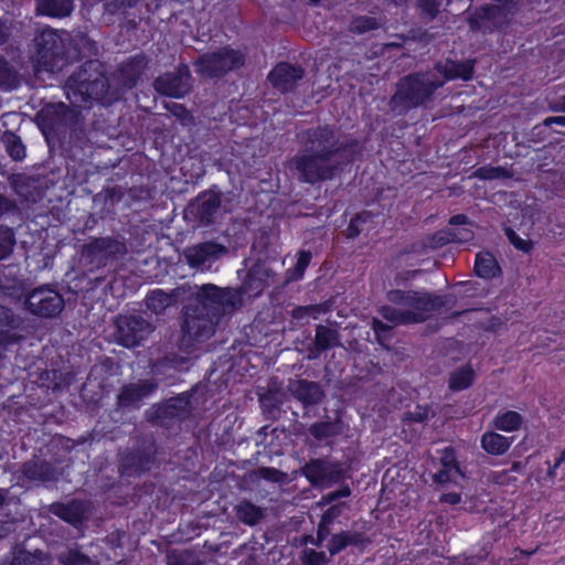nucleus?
Instances as JSON below:
<instances>
[{"instance_id": "obj_23", "label": "nucleus", "mask_w": 565, "mask_h": 565, "mask_svg": "<svg viewBox=\"0 0 565 565\" xmlns=\"http://www.w3.org/2000/svg\"><path fill=\"white\" fill-rule=\"evenodd\" d=\"M46 556L40 552L34 553L17 548L12 552L11 558L4 561L1 565H44Z\"/></svg>"}, {"instance_id": "obj_30", "label": "nucleus", "mask_w": 565, "mask_h": 565, "mask_svg": "<svg viewBox=\"0 0 565 565\" xmlns=\"http://www.w3.org/2000/svg\"><path fill=\"white\" fill-rule=\"evenodd\" d=\"M473 238V231L470 227H455L449 233H439L438 242L440 244L450 241L466 243Z\"/></svg>"}, {"instance_id": "obj_20", "label": "nucleus", "mask_w": 565, "mask_h": 565, "mask_svg": "<svg viewBox=\"0 0 565 565\" xmlns=\"http://www.w3.org/2000/svg\"><path fill=\"white\" fill-rule=\"evenodd\" d=\"M512 440L494 431L484 433L481 438L482 448L490 455H502L511 446Z\"/></svg>"}, {"instance_id": "obj_37", "label": "nucleus", "mask_w": 565, "mask_h": 565, "mask_svg": "<svg viewBox=\"0 0 565 565\" xmlns=\"http://www.w3.org/2000/svg\"><path fill=\"white\" fill-rule=\"evenodd\" d=\"M6 146L12 159L22 160L25 157V148L17 136L10 135L7 137Z\"/></svg>"}, {"instance_id": "obj_59", "label": "nucleus", "mask_w": 565, "mask_h": 565, "mask_svg": "<svg viewBox=\"0 0 565 565\" xmlns=\"http://www.w3.org/2000/svg\"><path fill=\"white\" fill-rule=\"evenodd\" d=\"M255 288L258 289V290H262L264 288V284L263 282H258V284H256Z\"/></svg>"}, {"instance_id": "obj_28", "label": "nucleus", "mask_w": 565, "mask_h": 565, "mask_svg": "<svg viewBox=\"0 0 565 565\" xmlns=\"http://www.w3.org/2000/svg\"><path fill=\"white\" fill-rule=\"evenodd\" d=\"M522 419L519 413L513 411H508L501 414H498L492 422V425L495 429L502 431H514L519 429L521 426Z\"/></svg>"}, {"instance_id": "obj_12", "label": "nucleus", "mask_w": 565, "mask_h": 565, "mask_svg": "<svg viewBox=\"0 0 565 565\" xmlns=\"http://www.w3.org/2000/svg\"><path fill=\"white\" fill-rule=\"evenodd\" d=\"M226 252L227 249L223 245L205 242L186 247L183 255L191 267L198 268L205 263L215 262Z\"/></svg>"}, {"instance_id": "obj_44", "label": "nucleus", "mask_w": 565, "mask_h": 565, "mask_svg": "<svg viewBox=\"0 0 565 565\" xmlns=\"http://www.w3.org/2000/svg\"><path fill=\"white\" fill-rule=\"evenodd\" d=\"M14 246V237L12 233L7 232L0 242V260L11 254Z\"/></svg>"}, {"instance_id": "obj_24", "label": "nucleus", "mask_w": 565, "mask_h": 565, "mask_svg": "<svg viewBox=\"0 0 565 565\" xmlns=\"http://www.w3.org/2000/svg\"><path fill=\"white\" fill-rule=\"evenodd\" d=\"M145 66L143 57H136L121 68L120 78L122 81L124 88L130 89L136 85L139 76L145 70Z\"/></svg>"}, {"instance_id": "obj_58", "label": "nucleus", "mask_w": 565, "mask_h": 565, "mask_svg": "<svg viewBox=\"0 0 565 565\" xmlns=\"http://www.w3.org/2000/svg\"><path fill=\"white\" fill-rule=\"evenodd\" d=\"M173 407H174V405H173V404H172V402H171V403L167 406L166 413L173 415V412H170V411H169L170 408H173Z\"/></svg>"}, {"instance_id": "obj_15", "label": "nucleus", "mask_w": 565, "mask_h": 565, "mask_svg": "<svg viewBox=\"0 0 565 565\" xmlns=\"http://www.w3.org/2000/svg\"><path fill=\"white\" fill-rule=\"evenodd\" d=\"M156 388V385L149 381L125 386L118 395L120 406H135L145 397L149 396Z\"/></svg>"}, {"instance_id": "obj_38", "label": "nucleus", "mask_w": 565, "mask_h": 565, "mask_svg": "<svg viewBox=\"0 0 565 565\" xmlns=\"http://www.w3.org/2000/svg\"><path fill=\"white\" fill-rule=\"evenodd\" d=\"M58 558L63 565H93L90 558L78 553L77 551H68L63 553Z\"/></svg>"}, {"instance_id": "obj_1", "label": "nucleus", "mask_w": 565, "mask_h": 565, "mask_svg": "<svg viewBox=\"0 0 565 565\" xmlns=\"http://www.w3.org/2000/svg\"><path fill=\"white\" fill-rule=\"evenodd\" d=\"M303 151L291 162L300 180L308 183L331 179L339 169L343 143L329 127L307 131Z\"/></svg>"}, {"instance_id": "obj_21", "label": "nucleus", "mask_w": 565, "mask_h": 565, "mask_svg": "<svg viewBox=\"0 0 565 565\" xmlns=\"http://www.w3.org/2000/svg\"><path fill=\"white\" fill-rule=\"evenodd\" d=\"M475 273L481 278L489 279L500 273V267L492 254L483 252L476 257Z\"/></svg>"}, {"instance_id": "obj_45", "label": "nucleus", "mask_w": 565, "mask_h": 565, "mask_svg": "<svg viewBox=\"0 0 565 565\" xmlns=\"http://www.w3.org/2000/svg\"><path fill=\"white\" fill-rule=\"evenodd\" d=\"M441 468H459L455 452L450 448H445L440 458Z\"/></svg>"}, {"instance_id": "obj_18", "label": "nucleus", "mask_w": 565, "mask_h": 565, "mask_svg": "<svg viewBox=\"0 0 565 565\" xmlns=\"http://www.w3.org/2000/svg\"><path fill=\"white\" fill-rule=\"evenodd\" d=\"M86 511V505L81 501H72L68 504H55L52 507V512L55 515L72 524L81 522Z\"/></svg>"}, {"instance_id": "obj_19", "label": "nucleus", "mask_w": 565, "mask_h": 565, "mask_svg": "<svg viewBox=\"0 0 565 565\" xmlns=\"http://www.w3.org/2000/svg\"><path fill=\"white\" fill-rule=\"evenodd\" d=\"M363 543V534L347 531L332 535L327 544V548L330 555H335L349 545H360Z\"/></svg>"}, {"instance_id": "obj_36", "label": "nucleus", "mask_w": 565, "mask_h": 565, "mask_svg": "<svg viewBox=\"0 0 565 565\" xmlns=\"http://www.w3.org/2000/svg\"><path fill=\"white\" fill-rule=\"evenodd\" d=\"M168 565H201V563L193 553L183 551L170 553Z\"/></svg>"}, {"instance_id": "obj_49", "label": "nucleus", "mask_w": 565, "mask_h": 565, "mask_svg": "<svg viewBox=\"0 0 565 565\" xmlns=\"http://www.w3.org/2000/svg\"><path fill=\"white\" fill-rule=\"evenodd\" d=\"M439 501L443 503L450 504V505H456L461 502V497L459 493L449 492V493L443 494L440 497Z\"/></svg>"}, {"instance_id": "obj_29", "label": "nucleus", "mask_w": 565, "mask_h": 565, "mask_svg": "<svg viewBox=\"0 0 565 565\" xmlns=\"http://www.w3.org/2000/svg\"><path fill=\"white\" fill-rule=\"evenodd\" d=\"M220 205L221 199L218 198V195L213 193L204 194L199 200V213L201 220L209 223L211 221V217L217 212Z\"/></svg>"}, {"instance_id": "obj_57", "label": "nucleus", "mask_w": 565, "mask_h": 565, "mask_svg": "<svg viewBox=\"0 0 565 565\" xmlns=\"http://www.w3.org/2000/svg\"><path fill=\"white\" fill-rule=\"evenodd\" d=\"M6 40V34L2 31V25L0 24V44L3 43Z\"/></svg>"}, {"instance_id": "obj_53", "label": "nucleus", "mask_w": 565, "mask_h": 565, "mask_svg": "<svg viewBox=\"0 0 565 565\" xmlns=\"http://www.w3.org/2000/svg\"><path fill=\"white\" fill-rule=\"evenodd\" d=\"M565 460V451L562 452V455L556 459L554 466L550 468L548 475L555 476V470L561 466V463Z\"/></svg>"}, {"instance_id": "obj_56", "label": "nucleus", "mask_w": 565, "mask_h": 565, "mask_svg": "<svg viewBox=\"0 0 565 565\" xmlns=\"http://www.w3.org/2000/svg\"><path fill=\"white\" fill-rule=\"evenodd\" d=\"M521 468H522V465L520 462H515L511 467V471L519 472L521 470Z\"/></svg>"}, {"instance_id": "obj_39", "label": "nucleus", "mask_w": 565, "mask_h": 565, "mask_svg": "<svg viewBox=\"0 0 565 565\" xmlns=\"http://www.w3.org/2000/svg\"><path fill=\"white\" fill-rule=\"evenodd\" d=\"M379 26L377 21L374 18L362 17L352 21L351 29L354 32L362 33L370 30H374Z\"/></svg>"}, {"instance_id": "obj_5", "label": "nucleus", "mask_w": 565, "mask_h": 565, "mask_svg": "<svg viewBox=\"0 0 565 565\" xmlns=\"http://www.w3.org/2000/svg\"><path fill=\"white\" fill-rule=\"evenodd\" d=\"M245 56L239 50L230 46L205 53L194 64L195 72L204 77L222 76L243 66Z\"/></svg>"}, {"instance_id": "obj_8", "label": "nucleus", "mask_w": 565, "mask_h": 565, "mask_svg": "<svg viewBox=\"0 0 565 565\" xmlns=\"http://www.w3.org/2000/svg\"><path fill=\"white\" fill-rule=\"evenodd\" d=\"M117 340L127 348L139 344L151 332V324L141 317L125 316L116 320Z\"/></svg>"}, {"instance_id": "obj_10", "label": "nucleus", "mask_w": 565, "mask_h": 565, "mask_svg": "<svg viewBox=\"0 0 565 565\" xmlns=\"http://www.w3.org/2000/svg\"><path fill=\"white\" fill-rule=\"evenodd\" d=\"M26 305L34 315L53 317L62 311L64 300L57 291L41 287L29 295Z\"/></svg>"}, {"instance_id": "obj_33", "label": "nucleus", "mask_w": 565, "mask_h": 565, "mask_svg": "<svg viewBox=\"0 0 565 565\" xmlns=\"http://www.w3.org/2000/svg\"><path fill=\"white\" fill-rule=\"evenodd\" d=\"M310 434L317 440H323L340 433L337 424L330 422L317 423L310 427Z\"/></svg>"}, {"instance_id": "obj_6", "label": "nucleus", "mask_w": 565, "mask_h": 565, "mask_svg": "<svg viewBox=\"0 0 565 565\" xmlns=\"http://www.w3.org/2000/svg\"><path fill=\"white\" fill-rule=\"evenodd\" d=\"M493 1L494 3L482 8L476 13V17L471 19L470 23L472 28L483 31H492L493 29L501 28L510 21L513 13L524 2V0Z\"/></svg>"}, {"instance_id": "obj_54", "label": "nucleus", "mask_w": 565, "mask_h": 565, "mask_svg": "<svg viewBox=\"0 0 565 565\" xmlns=\"http://www.w3.org/2000/svg\"><path fill=\"white\" fill-rule=\"evenodd\" d=\"M303 310H306L307 312H312L313 315V318L316 319L317 318V315L316 313H319L321 311H326L324 308H322L321 306H318V307H308V308H305Z\"/></svg>"}, {"instance_id": "obj_22", "label": "nucleus", "mask_w": 565, "mask_h": 565, "mask_svg": "<svg viewBox=\"0 0 565 565\" xmlns=\"http://www.w3.org/2000/svg\"><path fill=\"white\" fill-rule=\"evenodd\" d=\"M177 292H164L161 289H156L147 297V307L154 313H161L169 307L175 305Z\"/></svg>"}, {"instance_id": "obj_3", "label": "nucleus", "mask_w": 565, "mask_h": 565, "mask_svg": "<svg viewBox=\"0 0 565 565\" xmlns=\"http://www.w3.org/2000/svg\"><path fill=\"white\" fill-rule=\"evenodd\" d=\"M193 301L185 309L182 330L194 340H205L213 335L221 312L234 307L235 294L203 285Z\"/></svg>"}, {"instance_id": "obj_4", "label": "nucleus", "mask_w": 565, "mask_h": 565, "mask_svg": "<svg viewBox=\"0 0 565 565\" xmlns=\"http://www.w3.org/2000/svg\"><path fill=\"white\" fill-rule=\"evenodd\" d=\"M387 299L395 307L383 306L380 313L391 326L373 319L372 328L377 334L394 326L423 322L444 305L441 297L418 290H391Z\"/></svg>"}, {"instance_id": "obj_14", "label": "nucleus", "mask_w": 565, "mask_h": 565, "mask_svg": "<svg viewBox=\"0 0 565 565\" xmlns=\"http://www.w3.org/2000/svg\"><path fill=\"white\" fill-rule=\"evenodd\" d=\"M302 76L303 70L301 67L288 63H279L269 73L268 79L275 88L288 92L295 87Z\"/></svg>"}, {"instance_id": "obj_32", "label": "nucleus", "mask_w": 565, "mask_h": 565, "mask_svg": "<svg viewBox=\"0 0 565 565\" xmlns=\"http://www.w3.org/2000/svg\"><path fill=\"white\" fill-rule=\"evenodd\" d=\"M342 511V505H333L330 509H328L324 514L322 515L321 522L319 524L318 529V541L321 543L329 534V524L333 522L335 518L340 515Z\"/></svg>"}, {"instance_id": "obj_47", "label": "nucleus", "mask_w": 565, "mask_h": 565, "mask_svg": "<svg viewBox=\"0 0 565 565\" xmlns=\"http://www.w3.org/2000/svg\"><path fill=\"white\" fill-rule=\"evenodd\" d=\"M23 472L31 480H36L42 477V473L39 471V466L35 462L25 463Z\"/></svg>"}, {"instance_id": "obj_9", "label": "nucleus", "mask_w": 565, "mask_h": 565, "mask_svg": "<svg viewBox=\"0 0 565 565\" xmlns=\"http://www.w3.org/2000/svg\"><path fill=\"white\" fill-rule=\"evenodd\" d=\"M35 45V60L36 62L47 70H53L57 66L62 47L61 39L52 29L42 30L34 39Z\"/></svg>"}, {"instance_id": "obj_35", "label": "nucleus", "mask_w": 565, "mask_h": 565, "mask_svg": "<svg viewBox=\"0 0 565 565\" xmlns=\"http://www.w3.org/2000/svg\"><path fill=\"white\" fill-rule=\"evenodd\" d=\"M462 473L459 468H441L433 476V480L439 484L456 483Z\"/></svg>"}, {"instance_id": "obj_42", "label": "nucleus", "mask_w": 565, "mask_h": 565, "mask_svg": "<svg viewBox=\"0 0 565 565\" xmlns=\"http://www.w3.org/2000/svg\"><path fill=\"white\" fill-rule=\"evenodd\" d=\"M329 558L323 552H317L313 550L305 551L303 562L307 565H326Z\"/></svg>"}, {"instance_id": "obj_27", "label": "nucleus", "mask_w": 565, "mask_h": 565, "mask_svg": "<svg viewBox=\"0 0 565 565\" xmlns=\"http://www.w3.org/2000/svg\"><path fill=\"white\" fill-rule=\"evenodd\" d=\"M339 334L335 329L318 326L316 329L315 348L318 351H326L327 349L338 345Z\"/></svg>"}, {"instance_id": "obj_61", "label": "nucleus", "mask_w": 565, "mask_h": 565, "mask_svg": "<svg viewBox=\"0 0 565 565\" xmlns=\"http://www.w3.org/2000/svg\"><path fill=\"white\" fill-rule=\"evenodd\" d=\"M562 109L565 111V97L562 100Z\"/></svg>"}, {"instance_id": "obj_31", "label": "nucleus", "mask_w": 565, "mask_h": 565, "mask_svg": "<svg viewBox=\"0 0 565 565\" xmlns=\"http://www.w3.org/2000/svg\"><path fill=\"white\" fill-rule=\"evenodd\" d=\"M473 177L481 180H499V179H509L512 177V173L502 167H481L473 172Z\"/></svg>"}, {"instance_id": "obj_52", "label": "nucleus", "mask_w": 565, "mask_h": 565, "mask_svg": "<svg viewBox=\"0 0 565 565\" xmlns=\"http://www.w3.org/2000/svg\"><path fill=\"white\" fill-rule=\"evenodd\" d=\"M451 225H465L467 224V216L462 214L455 215L450 218Z\"/></svg>"}, {"instance_id": "obj_40", "label": "nucleus", "mask_w": 565, "mask_h": 565, "mask_svg": "<svg viewBox=\"0 0 565 565\" xmlns=\"http://www.w3.org/2000/svg\"><path fill=\"white\" fill-rule=\"evenodd\" d=\"M422 14L428 19H434L439 11L441 0H417Z\"/></svg>"}, {"instance_id": "obj_43", "label": "nucleus", "mask_w": 565, "mask_h": 565, "mask_svg": "<svg viewBox=\"0 0 565 565\" xmlns=\"http://www.w3.org/2000/svg\"><path fill=\"white\" fill-rule=\"evenodd\" d=\"M505 235L515 248L522 252H529L532 248V244L529 241L521 238L513 230L507 228Z\"/></svg>"}, {"instance_id": "obj_17", "label": "nucleus", "mask_w": 565, "mask_h": 565, "mask_svg": "<svg viewBox=\"0 0 565 565\" xmlns=\"http://www.w3.org/2000/svg\"><path fill=\"white\" fill-rule=\"evenodd\" d=\"M73 8V0H36L38 12L53 18L66 17Z\"/></svg>"}, {"instance_id": "obj_25", "label": "nucleus", "mask_w": 565, "mask_h": 565, "mask_svg": "<svg viewBox=\"0 0 565 565\" xmlns=\"http://www.w3.org/2000/svg\"><path fill=\"white\" fill-rule=\"evenodd\" d=\"M475 380V371L470 365H462L451 372L449 377V388L452 391H462L468 388Z\"/></svg>"}, {"instance_id": "obj_2", "label": "nucleus", "mask_w": 565, "mask_h": 565, "mask_svg": "<svg viewBox=\"0 0 565 565\" xmlns=\"http://www.w3.org/2000/svg\"><path fill=\"white\" fill-rule=\"evenodd\" d=\"M436 72L414 74L403 78L398 85L392 102L404 108H412L424 105L430 100L434 92L441 87L447 81L471 78L473 62L446 61L436 65Z\"/></svg>"}, {"instance_id": "obj_13", "label": "nucleus", "mask_w": 565, "mask_h": 565, "mask_svg": "<svg viewBox=\"0 0 565 565\" xmlns=\"http://www.w3.org/2000/svg\"><path fill=\"white\" fill-rule=\"evenodd\" d=\"M303 475L315 486L328 487L337 482L341 472L338 466L324 460H311L303 467Z\"/></svg>"}, {"instance_id": "obj_26", "label": "nucleus", "mask_w": 565, "mask_h": 565, "mask_svg": "<svg viewBox=\"0 0 565 565\" xmlns=\"http://www.w3.org/2000/svg\"><path fill=\"white\" fill-rule=\"evenodd\" d=\"M236 516L247 525H255L264 518V510L248 501L235 507Z\"/></svg>"}, {"instance_id": "obj_46", "label": "nucleus", "mask_w": 565, "mask_h": 565, "mask_svg": "<svg viewBox=\"0 0 565 565\" xmlns=\"http://www.w3.org/2000/svg\"><path fill=\"white\" fill-rule=\"evenodd\" d=\"M369 217V214H360V215H356L355 217H353L350 222V225L348 227V235L350 237H354L356 235H359L360 233V223L362 222H365Z\"/></svg>"}, {"instance_id": "obj_60", "label": "nucleus", "mask_w": 565, "mask_h": 565, "mask_svg": "<svg viewBox=\"0 0 565 565\" xmlns=\"http://www.w3.org/2000/svg\"><path fill=\"white\" fill-rule=\"evenodd\" d=\"M4 494L0 491V504L3 502Z\"/></svg>"}, {"instance_id": "obj_51", "label": "nucleus", "mask_w": 565, "mask_h": 565, "mask_svg": "<svg viewBox=\"0 0 565 565\" xmlns=\"http://www.w3.org/2000/svg\"><path fill=\"white\" fill-rule=\"evenodd\" d=\"M553 124L565 126V116L547 117L544 119L545 126H551Z\"/></svg>"}, {"instance_id": "obj_41", "label": "nucleus", "mask_w": 565, "mask_h": 565, "mask_svg": "<svg viewBox=\"0 0 565 565\" xmlns=\"http://www.w3.org/2000/svg\"><path fill=\"white\" fill-rule=\"evenodd\" d=\"M433 416V412L426 406H416L414 411L406 414V419L409 422L422 423Z\"/></svg>"}, {"instance_id": "obj_55", "label": "nucleus", "mask_w": 565, "mask_h": 565, "mask_svg": "<svg viewBox=\"0 0 565 565\" xmlns=\"http://www.w3.org/2000/svg\"><path fill=\"white\" fill-rule=\"evenodd\" d=\"M258 274H259V271H258V270L253 269V270L250 271L249 276H248L247 284L252 286V285L256 281V276H257Z\"/></svg>"}, {"instance_id": "obj_50", "label": "nucleus", "mask_w": 565, "mask_h": 565, "mask_svg": "<svg viewBox=\"0 0 565 565\" xmlns=\"http://www.w3.org/2000/svg\"><path fill=\"white\" fill-rule=\"evenodd\" d=\"M348 495H350V490L348 488H345V489L329 493L326 497V500H327V502H332V501L337 500L338 498H343V497H348Z\"/></svg>"}, {"instance_id": "obj_34", "label": "nucleus", "mask_w": 565, "mask_h": 565, "mask_svg": "<svg viewBox=\"0 0 565 565\" xmlns=\"http://www.w3.org/2000/svg\"><path fill=\"white\" fill-rule=\"evenodd\" d=\"M311 260V253L306 250H300L298 253V260L294 268V270L288 271V280H298L303 276L306 268L308 267Z\"/></svg>"}, {"instance_id": "obj_7", "label": "nucleus", "mask_w": 565, "mask_h": 565, "mask_svg": "<svg viewBox=\"0 0 565 565\" xmlns=\"http://www.w3.org/2000/svg\"><path fill=\"white\" fill-rule=\"evenodd\" d=\"M105 79L100 76L87 82L82 73L73 75L66 83V95L71 104L79 106L89 99H102Z\"/></svg>"}, {"instance_id": "obj_16", "label": "nucleus", "mask_w": 565, "mask_h": 565, "mask_svg": "<svg viewBox=\"0 0 565 565\" xmlns=\"http://www.w3.org/2000/svg\"><path fill=\"white\" fill-rule=\"evenodd\" d=\"M289 390L305 405L318 404L323 397V392L319 384L305 380L291 382Z\"/></svg>"}, {"instance_id": "obj_11", "label": "nucleus", "mask_w": 565, "mask_h": 565, "mask_svg": "<svg viewBox=\"0 0 565 565\" xmlns=\"http://www.w3.org/2000/svg\"><path fill=\"white\" fill-rule=\"evenodd\" d=\"M158 93L180 98L191 88V75L188 66H180L175 72L167 73L154 81Z\"/></svg>"}, {"instance_id": "obj_48", "label": "nucleus", "mask_w": 565, "mask_h": 565, "mask_svg": "<svg viewBox=\"0 0 565 565\" xmlns=\"http://www.w3.org/2000/svg\"><path fill=\"white\" fill-rule=\"evenodd\" d=\"M258 473L262 478L273 481H279L282 477L280 471L271 468H262Z\"/></svg>"}]
</instances>
